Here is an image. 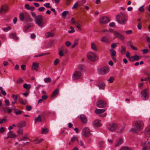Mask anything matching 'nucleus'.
<instances>
[{
	"mask_svg": "<svg viewBox=\"0 0 150 150\" xmlns=\"http://www.w3.org/2000/svg\"><path fill=\"white\" fill-rule=\"evenodd\" d=\"M100 23L102 24H105L110 21V19L108 17L102 16L99 19Z\"/></svg>",
	"mask_w": 150,
	"mask_h": 150,
	"instance_id": "nucleus-15",
	"label": "nucleus"
},
{
	"mask_svg": "<svg viewBox=\"0 0 150 150\" xmlns=\"http://www.w3.org/2000/svg\"><path fill=\"white\" fill-rule=\"evenodd\" d=\"M149 142H142L141 144L142 150H148L150 149V145Z\"/></svg>",
	"mask_w": 150,
	"mask_h": 150,
	"instance_id": "nucleus-12",
	"label": "nucleus"
},
{
	"mask_svg": "<svg viewBox=\"0 0 150 150\" xmlns=\"http://www.w3.org/2000/svg\"><path fill=\"white\" fill-rule=\"evenodd\" d=\"M110 51L111 52V57L115 56L116 55V52L113 49H111L110 50Z\"/></svg>",
	"mask_w": 150,
	"mask_h": 150,
	"instance_id": "nucleus-33",
	"label": "nucleus"
},
{
	"mask_svg": "<svg viewBox=\"0 0 150 150\" xmlns=\"http://www.w3.org/2000/svg\"><path fill=\"white\" fill-rule=\"evenodd\" d=\"M39 67V64L36 62H34L33 63L32 69V70H35L36 71H38V68Z\"/></svg>",
	"mask_w": 150,
	"mask_h": 150,
	"instance_id": "nucleus-19",
	"label": "nucleus"
},
{
	"mask_svg": "<svg viewBox=\"0 0 150 150\" xmlns=\"http://www.w3.org/2000/svg\"><path fill=\"white\" fill-rule=\"evenodd\" d=\"M120 150H131L129 147L127 146L122 147Z\"/></svg>",
	"mask_w": 150,
	"mask_h": 150,
	"instance_id": "nucleus-42",
	"label": "nucleus"
},
{
	"mask_svg": "<svg viewBox=\"0 0 150 150\" xmlns=\"http://www.w3.org/2000/svg\"><path fill=\"white\" fill-rule=\"evenodd\" d=\"M87 57L91 61H95L98 59V56L96 54L93 52H89L87 54Z\"/></svg>",
	"mask_w": 150,
	"mask_h": 150,
	"instance_id": "nucleus-4",
	"label": "nucleus"
},
{
	"mask_svg": "<svg viewBox=\"0 0 150 150\" xmlns=\"http://www.w3.org/2000/svg\"><path fill=\"white\" fill-rule=\"evenodd\" d=\"M71 23L73 24H75L76 22L74 18H72L71 19Z\"/></svg>",
	"mask_w": 150,
	"mask_h": 150,
	"instance_id": "nucleus-59",
	"label": "nucleus"
},
{
	"mask_svg": "<svg viewBox=\"0 0 150 150\" xmlns=\"http://www.w3.org/2000/svg\"><path fill=\"white\" fill-rule=\"evenodd\" d=\"M78 140V139L77 137L75 136H73L71 139V141L72 142H74L76 140L77 141Z\"/></svg>",
	"mask_w": 150,
	"mask_h": 150,
	"instance_id": "nucleus-39",
	"label": "nucleus"
},
{
	"mask_svg": "<svg viewBox=\"0 0 150 150\" xmlns=\"http://www.w3.org/2000/svg\"><path fill=\"white\" fill-rule=\"evenodd\" d=\"M114 80V78L113 77H110L109 79L108 80V81L109 83H112L113 82Z\"/></svg>",
	"mask_w": 150,
	"mask_h": 150,
	"instance_id": "nucleus-40",
	"label": "nucleus"
},
{
	"mask_svg": "<svg viewBox=\"0 0 150 150\" xmlns=\"http://www.w3.org/2000/svg\"><path fill=\"white\" fill-rule=\"evenodd\" d=\"M17 133L19 134V135H21L23 134V129L22 128H19L17 130Z\"/></svg>",
	"mask_w": 150,
	"mask_h": 150,
	"instance_id": "nucleus-38",
	"label": "nucleus"
},
{
	"mask_svg": "<svg viewBox=\"0 0 150 150\" xmlns=\"http://www.w3.org/2000/svg\"><path fill=\"white\" fill-rule=\"evenodd\" d=\"M65 45L68 47H69L71 45V43L69 41H67L65 42Z\"/></svg>",
	"mask_w": 150,
	"mask_h": 150,
	"instance_id": "nucleus-55",
	"label": "nucleus"
},
{
	"mask_svg": "<svg viewBox=\"0 0 150 150\" xmlns=\"http://www.w3.org/2000/svg\"><path fill=\"white\" fill-rule=\"evenodd\" d=\"M75 24L76 25H77L81 26L82 25V22L81 21L78 20L76 22Z\"/></svg>",
	"mask_w": 150,
	"mask_h": 150,
	"instance_id": "nucleus-46",
	"label": "nucleus"
},
{
	"mask_svg": "<svg viewBox=\"0 0 150 150\" xmlns=\"http://www.w3.org/2000/svg\"><path fill=\"white\" fill-rule=\"evenodd\" d=\"M9 7L6 4H4L0 7V14H4L6 13L8 11Z\"/></svg>",
	"mask_w": 150,
	"mask_h": 150,
	"instance_id": "nucleus-9",
	"label": "nucleus"
},
{
	"mask_svg": "<svg viewBox=\"0 0 150 150\" xmlns=\"http://www.w3.org/2000/svg\"><path fill=\"white\" fill-rule=\"evenodd\" d=\"M105 111V109H96L95 111V113L97 114H99Z\"/></svg>",
	"mask_w": 150,
	"mask_h": 150,
	"instance_id": "nucleus-25",
	"label": "nucleus"
},
{
	"mask_svg": "<svg viewBox=\"0 0 150 150\" xmlns=\"http://www.w3.org/2000/svg\"><path fill=\"white\" fill-rule=\"evenodd\" d=\"M91 132L88 127H85L83 128L81 133L84 137H88L92 135V134L91 133Z\"/></svg>",
	"mask_w": 150,
	"mask_h": 150,
	"instance_id": "nucleus-6",
	"label": "nucleus"
},
{
	"mask_svg": "<svg viewBox=\"0 0 150 150\" xmlns=\"http://www.w3.org/2000/svg\"><path fill=\"white\" fill-rule=\"evenodd\" d=\"M134 128L131 129L130 131L137 133L143 129L144 124L142 120H138L134 122Z\"/></svg>",
	"mask_w": 150,
	"mask_h": 150,
	"instance_id": "nucleus-1",
	"label": "nucleus"
},
{
	"mask_svg": "<svg viewBox=\"0 0 150 150\" xmlns=\"http://www.w3.org/2000/svg\"><path fill=\"white\" fill-rule=\"evenodd\" d=\"M44 6L47 8H50V4L49 3H47L44 4Z\"/></svg>",
	"mask_w": 150,
	"mask_h": 150,
	"instance_id": "nucleus-52",
	"label": "nucleus"
},
{
	"mask_svg": "<svg viewBox=\"0 0 150 150\" xmlns=\"http://www.w3.org/2000/svg\"><path fill=\"white\" fill-rule=\"evenodd\" d=\"M133 56L134 57L135 60L137 61L139 59V57L137 55H135Z\"/></svg>",
	"mask_w": 150,
	"mask_h": 150,
	"instance_id": "nucleus-62",
	"label": "nucleus"
},
{
	"mask_svg": "<svg viewBox=\"0 0 150 150\" xmlns=\"http://www.w3.org/2000/svg\"><path fill=\"white\" fill-rule=\"evenodd\" d=\"M126 52V47L125 46H122L120 50L121 53L122 54H124Z\"/></svg>",
	"mask_w": 150,
	"mask_h": 150,
	"instance_id": "nucleus-28",
	"label": "nucleus"
},
{
	"mask_svg": "<svg viewBox=\"0 0 150 150\" xmlns=\"http://www.w3.org/2000/svg\"><path fill=\"white\" fill-rule=\"evenodd\" d=\"M118 125L115 123H112L109 124L107 126V128L110 131L114 132L116 131L118 128Z\"/></svg>",
	"mask_w": 150,
	"mask_h": 150,
	"instance_id": "nucleus-8",
	"label": "nucleus"
},
{
	"mask_svg": "<svg viewBox=\"0 0 150 150\" xmlns=\"http://www.w3.org/2000/svg\"><path fill=\"white\" fill-rule=\"evenodd\" d=\"M97 106L99 108H104L106 106V103L102 100H100L96 102Z\"/></svg>",
	"mask_w": 150,
	"mask_h": 150,
	"instance_id": "nucleus-13",
	"label": "nucleus"
},
{
	"mask_svg": "<svg viewBox=\"0 0 150 150\" xmlns=\"http://www.w3.org/2000/svg\"><path fill=\"white\" fill-rule=\"evenodd\" d=\"M58 53L59 55L61 57H63L64 55V53L62 50H59Z\"/></svg>",
	"mask_w": 150,
	"mask_h": 150,
	"instance_id": "nucleus-41",
	"label": "nucleus"
},
{
	"mask_svg": "<svg viewBox=\"0 0 150 150\" xmlns=\"http://www.w3.org/2000/svg\"><path fill=\"white\" fill-rule=\"evenodd\" d=\"M32 108L31 106L30 105H27L26 107V110L28 111H30Z\"/></svg>",
	"mask_w": 150,
	"mask_h": 150,
	"instance_id": "nucleus-61",
	"label": "nucleus"
},
{
	"mask_svg": "<svg viewBox=\"0 0 150 150\" xmlns=\"http://www.w3.org/2000/svg\"><path fill=\"white\" fill-rule=\"evenodd\" d=\"M19 18L21 21L25 20V21L28 22L31 20L28 14L26 12L21 13L20 14Z\"/></svg>",
	"mask_w": 150,
	"mask_h": 150,
	"instance_id": "nucleus-7",
	"label": "nucleus"
},
{
	"mask_svg": "<svg viewBox=\"0 0 150 150\" xmlns=\"http://www.w3.org/2000/svg\"><path fill=\"white\" fill-rule=\"evenodd\" d=\"M5 131V129L4 127H1L0 128V133H3Z\"/></svg>",
	"mask_w": 150,
	"mask_h": 150,
	"instance_id": "nucleus-56",
	"label": "nucleus"
},
{
	"mask_svg": "<svg viewBox=\"0 0 150 150\" xmlns=\"http://www.w3.org/2000/svg\"><path fill=\"white\" fill-rule=\"evenodd\" d=\"M34 22L40 28H43L45 25L43 18L41 15H38L35 16Z\"/></svg>",
	"mask_w": 150,
	"mask_h": 150,
	"instance_id": "nucleus-3",
	"label": "nucleus"
},
{
	"mask_svg": "<svg viewBox=\"0 0 150 150\" xmlns=\"http://www.w3.org/2000/svg\"><path fill=\"white\" fill-rule=\"evenodd\" d=\"M59 92V90L58 88L56 89L53 92V94L51 95V97L53 98L56 96Z\"/></svg>",
	"mask_w": 150,
	"mask_h": 150,
	"instance_id": "nucleus-26",
	"label": "nucleus"
},
{
	"mask_svg": "<svg viewBox=\"0 0 150 150\" xmlns=\"http://www.w3.org/2000/svg\"><path fill=\"white\" fill-rule=\"evenodd\" d=\"M29 27L28 26H25L23 28V31L25 32L27 31L29 28Z\"/></svg>",
	"mask_w": 150,
	"mask_h": 150,
	"instance_id": "nucleus-64",
	"label": "nucleus"
},
{
	"mask_svg": "<svg viewBox=\"0 0 150 150\" xmlns=\"http://www.w3.org/2000/svg\"><path fill=\"white\" fill-rule=\"evenodd\" d=\"M140 97L143 100L148 99L149 97L148 88L143 90L140 92Z\"/></svg>",
	"mask_w": 150,
	"mask_h": 150,
	"instance_id": "nucleus-5",
	"label": "nucleus"
},
{
	"mask_svg": "<svg viewBox=\"0 0 150 150\" xmlns=\"http://www.w3.org/2000/svg\"><path fill=\"white\" fill-rule=\"evenodd\" d=\"M11 29V27H8L7 28H4L3 29V30L5 32H6L8 31Z\"/></svg>",
	"mask_w": 150,
	"mask_h": 150,
	"instance_id": "nucleus-49",
	"label": "nucleus"
},
{
	"mask_svg": "<svg viewBox=\"0 0 150 150\" xmlns=\"http://www.w3.org/2000/svg\"><path fill=\"white\" fill-rule=\"evenodd\" d=\"M59 62V60L58 59H57L55 60L54 62V64L55 65H57Z\"/></svg>",
	"mask_w": 150,
	"mask_h": 150,
	"instance_id": "nucleus-54",
	"label": "nucleus"
},
{
	"mask_svg": "<svg viewBox=\"0 0 150 150\" xmlns=\"http://www.w3.org/2000/svg\"><path fill=\"white\" fill-rule=\"evenodd\" d=\"M45 9L44 7H41L38 8V10L40 11H42Z\"/></svg>",
	"mask_w": 150,
	"mask_h": 150,
	"instance_id": "nucleus-63",
	"label": "nucleus"
},
{
	"mask_svg": "<svg viewBox=\"0 0 150 150\" xmlns=\"http://www.w3.org/2000/svg\"><path fill=\"white\" fill-rule=\"evenodd\" d=\"M43 140V139L42 138L40 139V140L37 138H36L34 140L33 142L35 144H38L41 142Z\"/></svg>",
	"mask_w": 150,
	"mask_h": 150,
	"instance_id": "nucleus-32",
	"label": "nucleus"
},
{
	"mask_svg": "<svg viewBox=\"0 0 150 150\" xmlns=\"http://www.w3.org/2000/svg\"><path fill=\"white\" fill-rule=\"evenodd\" d=\"M77 142L79 146L84 148H85L84 146V142L83 140L82 139L78 140Z\"/></svg>",
	"mask_w": 150,
	"mask_h": 150,
	"instance_id": "nucleus-29",
	"label": "nucleus"
},
{
	"mask_svg": "<svg viewBox=\"0 0 150 150\" xmlns=\"http://www.w3.org/2000/svg\"><path fill=\"white\" fill-rule=\"evenodd\" d=\"M78 69L79 70L83 71L85 70V67L82 65H79L78 66Z\"/></svg>",
	"mask_w": 150,
	"mask_h": 150,
	"instance_id": "nucleus-37",
	"label": "nucleus"
},
{
	"mask_svg": "<svg viewBox=\"0 0 150 150\" xmlns=\"http://www.w3.org/2000/svg\"><path fill=\"white\" fill-rule=\"evenodd\" d=\"M44 81L46 83H48L50 81L51 79L50 77L44 79Z\"/></svg>",
	"mask_w": 150,
	"mask_h": 150,
	"instance_id": "nucleus-43",
	"label": "nucleus"
},
{
	"mask_svg": "<svg viewBox=\"0 0 150 150\" xmlns=\"http://www.w3.org/2000/svg\"><path fill=\"white\" fill-rule=\"evenodd\" d=\"M125 33L126 34L128 35L132 33V32L131 30H129L125 31Z\"/></svg>",
	"mask_w": 150,
	"mask_h": 150,
	"instance_id": "nucleus-53",
	"label": "nucleus"
},
{
	"mask_svg": "<svg viewBox=\"0 0 150 150\" xmlns=\"http://www.w3.org/2000/svg\"><path fill=\"white\" fill-rule=\"evenodd\" d=\"M98 86L99 89H103L105 86V84L104 83H101L99 84Z\"/></svg>",
	"mask_w": 150,
	"mask_h": 150,
	"instance_id": "nucleus-36",
	"label": "nucleus"
},
{
	"mask_svg": "<svg viewBox=\"0 0 150 150\" xmlns=\"http://www.w3.org/2000/svg\"><path fill=\"white\" fill-rule=\"evenodd\" d=\"M91 47L92 49L94 51H97L98 50L97 47L95 43L94 42L91 43Z\"/></svg>",
	"mask_w": 150,
	"mask_h": 150,
	"instance_id": "nucleus-23",
	"label": "nucleus"
},
{
	"mask_svg": "<svg viewBox=\"0 0 150 150\" xmlns=\"http://www.w3.org/2000/svg\"><path fill=\"white\" fill-rule=\"evenodd\" d=\"M70 29H71V30L69 31L68 32L69 33H73L75 32V30H74V28L72 27L71 26L70 27Z\"/></svg>",
	"mask_w": 150,
	"mask_h": 150,
	"instance_id": "nucleus-50",
	"label": "nucleus"
},
{
	"mask_svg": "<svg viewBox=\"0 0 150 150\" xmlns=\"http://www.w3.org/2000/svg\"><path fill=\"white\" fill-rule=\"evenodd\" d=\"M23 87L25 89H29L31 88V86L30 84H28L26 83H25L23 85Z\"/></svg>",
	"mask_w": 150,
	"mask_h": 150,
	"instance_id": "nucleus-35",
	"label": "nucleus"
},
{
	"mask_svg": "<svg viewBox=\"0 0 150 150\" xmlns=\"http://www.w3.org/2000/svg\"><path fill=\"white\" fill-rule=\"evenodd\" d=\"M109 71V69L107 67H105L98 70V72L102 74H104L108 73Z\"/></svg>",
	"mask_w": 150,
	"mask_h": 150,
	"instance_id": "nucleus-10",
	"label": "nucleus"
},
{
	"mask_svg": "<svg viewBox=\"0 0 150 150\" xmlns=\"http://www.w3.org/2000/svg\"><path fill=\"white\" fill-rule=\"evenodd\" d=\"M42 120L41 117L40 115H39L37 118L35 119L34 122L36 124L37 122H40Z\"/></svg>",
	"mask_w": 150,
	"mask_h": 150,
	"instance_id": "nucleus-34",
	"label": "nucleus"
},
{
	"mask_svg": "<svg viewBox=\"0 0 150 150\" xmlns=\"http://www.w3.org/2000/svg\"><path fill=\"white\" fill-rule=\"evenodd\" d=\"M101 42H104L109 43V40L107 36H105L103 37L100 39Z\"/></svg>",
	"mask_w": 150,
	"mask_h": 150,
	"instance_id": "nucleus-27",
	"label": "nucleus"
},
{
	"mask_svg": "<svg viewBox=\"0 0 150 150\" xmlns=\"http://www.w3.org/2000/svg\"><path fill=\"white\" fill-rule=\"evenodd\" d=\"M10 37L16 41L18 40V38L17 36L16 33H11L10 35Z\"/></svg>",
	"mask_w": 150,
	"mask_h": 150,
	"instance_id": "nucleus-20",
	"label": "nucleus"
},
{
	"mask_svg": "<svg viewBox=\"0 0 150 150\" xmlns=\"http://www.w3.org/2000/svg\"><path fill=\"white\" fill-rule=\"evenodd\" d=\"M52 31L53 30H51V31L46 32L45 34V36L47 38L53 37L54 36V33Z\"/></svg>",
	"mask_w": 150,
	"mask_h": 150,
	"instance_id": "nucleus-18",
	"label": "nucleus"
},
{
	"mask_svg": "<svg viewBox=\"0 0 150 150\" xmlns=\"http://www.w3.org/2000/svg\"><path fill=\"white\" fill-rule=\"evenodd\" d=\"M82 122L84 124L87 123V118L86 116L84 115H81L79 116Z\"/></svg>",
	"mask_w": 150,
	"mask_h": 150,
	"instance_id": "nucleus-17",
	"label": "nucleus"
},
{
	"mask_svg": "<svg viewBox=\"0 0 150 150\" xmlns=\"http://www.w3.org/2000/svg\"><path fill=\"white\" fill-rule=\"evenodd\" d=\"M104 144V142L103 141H100L99 143V145L100 148H103Z\"/></svg>",
	"mask_w": 150,
	"mask_h": 150,
	"instance_id": "nucleus-44",
	"label": "nucleus"
},
{
	"mask_svg": "<svg viewBox=\"0 0 150 150\" xmlns=\"http://www.w3.org/2000/svg\"><path fill=\"white\" fill-rule=\"evenodd\" d=\"M114 35L115 36V38H117L121 40H123L125 39L124 37L117 32L114 33Z\"/></svg>",
	"mask_w": 150,
	"mask_h": 150,
	"instance_id": "nucleus-16",
	"label": "nucleus"
},
{
	"mask_svg": "<svg viewBox=\"0 0 150 150\" xmlns=\"http://www.w3.org/2000/svg\"><path fill=\"white\" fill-rule=\"evenodd\" d=\"M145 137H150V126H147L143 132Z\"/></svg>",
	"mask_w": 150,
	"mask_h": 150,
	"instance_id": "nucleus-14",
	"label": "nucleus"
},
{
	"mask_svg": "<svg viewBox=\"0 0 150 150\" xmlns=\"http://www.w3.org/2000/svg\"><path fill=\"white\" fill-rule=\"evenodd\" d=\"M68 13L67 11H65L62 13V15L63 16H65L67 15Z\"/></svg>",
	"mask_w": 150,
	"mask_h": 150,
	"instance_id": "nucleus-60",
	"label": "nucleus"
},
{
	"mask_svg": "<svg viewBox=\"0 0 150 150\" xmlns=\"http://www.w3.org/2000/svg\"><path fill=\"white\" fill-rule=\"evenodd\" d=\"M123 142V139L122 138H120L118 141H117V143L116 144L115 147H116L120 145H121Z\"/></svg>",
	"mask_w": 150,
	"mask_h": 150,
	"instance_id": "nucleus-24",
	"label": "nucleus"
},
{
	"mask_svg": "<svg viewBox=\"0 0 150 150\" xmlns=\"http://www.w3.org/2000/svg\"><path fill=\"white\" fill-rule=\"evenodd\" d=\"M116 20L119 24L124 25L127 23L128 18L126 15L120 13L117 15Z\"/></svg>",
	"mask_w": 150,
	"mask_h": 150,
	"instance_id": "nucleus-2",
	"label": "nucleus"
},
{
	"mask_svg": "<svg viewBox=\"0 0 150 150\" xmlns=\"http://www.w3.org/2000/svg\"><path fill=\"white\" fill-rule=\"evenodd\" d=\"M117 44H118V43H114L112 44L111 45V47H112V49H113L116 47L117 46Z\"/></svg>",
	"mask_w": 150,
	"mask_h": 150,
	"instance_id": "nucleus-47",
	"label": "nucleus"
},
{
	"mask_svg": "<svg viewBox=\"0 0 150 150\" xmlns=\"http://www.w3.org/2000/svg\"><path fill=\"white\" fill-rule=\"evenodd\" d=\"M46 54V53L39 54L37 55H35L34 56L35 57H41L42 56Z\"/></svg>",
	"mask_w": 150,
	"mask_h": 150,
	"instance_id": "nucleus-51",
	"label": "nucleus"
},
{
	"mask_svg": "<svg viewBox=\"0 0 150 150\" xmlns=\"http://www.w3.org/2000/svg\"><path fill=\"white\" fill-rule=\"evenodd\" d=\"M125 128V127H122L121 128H120V129L119 130L118 132L120 134L124 132Z\"/></svg>",
	"mask_w": 150,
	"mask_h": 150,
	"instance_id": "nucleus-48",
	"label": "nucleus"
},
{
	"mask_svg": "<svg viewBox=\"0 0 150 150\" xmlns=\"http://www.w3.org/2000/svg\"><path fill=\"white\" fill-rule=\"evenodd\" d=\"M41 130V133L42 134H46L49 132L48 129L46 128H42Z\"/></svg>",
	"mask_w": 150,
	"mask_h": 150,
	"instance_id": "nucleus-30",
	"label": "nucleus"
},
{
	"mask_svg": "<svg viewBox=\"0 0 150 150\" xmlns=\"http://www.w3.org/2000/svg\"><path fill=\"white\" fill-rule=\"evenodd\" d=\"M22 111L18 109H15L14 110V112L16 115H21L22 113Z\"/></svg>",
	"mask_w": 150,
	"mask_h": 150,
	"instance_id": "nucleus-31",
	"label": "nucleus"
},
{
	"mask_svg": "<svg viewBox=\"0 0 150 150\" xmlns=\"http://www.w3.org/2000/svg\"><path fill=\"white\" fill-rule=\"evenodd\" d=\"M100 122V121L99 120H95L93 122V125L95 127H99L101 125V124Z\"/></svg>",
	"mask_w": 150,
	"mask_h": 150,
	"instance_id": "nucleus-21",
	"label": "nucleus"
},
{
	"mask_svg": "<svg viewBox=\"0 0 150 150\" xmlns=\"http://www.w3.org/2000/svg\"><path fill=\"white\" fill-rule=\"evenodd\" d=\"M81 73L79 71H75L73 74L72 78L73 80H76L80 79L81 77Z\"/></svg>",
	"mask_w": 150,
	"mask_h": 150,
	"instance_id": "nucleus-11",
	"label": "nucleus"
},
{
	"mask_svg": "<svg viewBox=\"0 0 150 150\" xmlns=\"http://www.w3.org/2000/svg\"><path fill=\"white\" fill-rule=\"evenodd\" d=\"M8 135H9L11 138L15 139L16 135L13 131L10 132L8 133Z\"/></svg>",
	"mask_w": 150,
	"mask_h": 150,
	"instance_id": "nucleus-22",
	"label": "nucleus"
},
{
	"mask_svg": "<svg viewBox=\"0 0 150 150\" xmlns=\"http://www.w3.org/2000/svg\"><path fill=\"white\" fill-rule=\"evenodd\" d=\"M78 42H74L73 45L71 46V48H74L76 45H77Z\"/></svg>",
	"mask_w": 150,
	"mask_h": 150,
	"instance_id": "nucleus-57",
	"label": "nucleus"
},
{
	"mask_svg": "<svg viewBox=\"0 0 150 150\" xmlns=\"http://www.w3.org/2000/svg\"><path fill=\"white\" fill-rule=\"evenodd\" d=\"M129 58L130 61L133 62L135 61L134 57L133 56L130 57Z\"/></svg>",
	"mask_w": 150,
	"mask_h": 150,
	"instance_id": "nucleus-58",
	"label": "nucleus"
},
{
	"mask_svg": "<svg viewBox=\"0 0 150 150\" xmlns=\"http://www.w3.org/2000/svg\"><path fill=\"white\" fill-rule=\"evenodd\" d=\"M54 40H51L50 41V42L48 43V46H50L54 44Z\"/></svg>",
	"mask_w": 150,
	"mask_h": 150,
	"instance_id": "nucleus-45",
	"label": "nucleus"
}]
</instances>
